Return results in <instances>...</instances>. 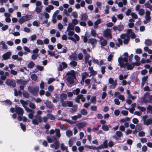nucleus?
I'll return each instance as SVG.
<instances>
[{
    "instance_id": "obj_63",
    "label": "nucleus",
    "mask_w": 152,
    "mask_h": 152,
    "mask_svg": "<svg viewBox=\"0 0 152 152\" xmlns=\"http://www.w3.org/2000/svg\"><path fill=\"white\" fill-rule=\"evenodd\" d=\"M91 102L95 104L96 102V97L95 96H93L91 99Z\"/></svg>"
},
{
    "instance_id": "obj_16",
    "label": "nucleus",
    "mask_w": 152,
    "mask_h": 152,
    "mask_svg": "<svg viewBox=\"0 0 152 152\" xmlns=\"http://www.w3.org/2000/svg\"><path fill=\"white\" fill-rule=\"evenodd\" d=\"M15 111L18 114L21 115H22L24 113L23 109L20 107H16Z\"/></svg>"
},
{
    "instance_id": "obj_31",
    "label": "nucleus",
    "mask_w": 152,
    "mask_h": 152,
    "mask_svg": "<svg viewBox=\"0 0 152 152\" xmlns=\"http://www.w3.org/2000/svg\"><path fill=\"white\" fill-rule=\"evenodd\" d=\"M75 137H74L69 140L68 142V144L69 147H71L72 145L74 142L75 140Z\"/></svg>"
},
{
    "instance_id": "obj_51",
    "label": "nucleus",
    "mask_w": 152,
    "mask_h": 152,
    "mask_svg": "<svg viewBox=\"0 0 152 152\" xmlns=\"http://www.w3.org/2000/svg\"><path fill=\"white\" fill-rule=\"evenodd\" d=\"M102 128L104 131H107L109 130V128L108 126L106 124L103 125Z\"/></svg>"
},
{
    "instance_id": "obj_33",
    "label": "nucleus",
    "mask_w": 152,
    "mask_h": 152,
    "mask_svg": "<svg viewBox=\"0 0 152 152\" xmlns=\"http://www.w3.org/2000/svg\"><path fill=\"white\" fill-rule=\"evenodd\" d=\"M54 9V7L52 5H49L45 8V10L48 12H50V10H53Z\"/></svg>"
},
{
    "instance_id": "obj_8",
    "label": "nucleus",
    "mask_w": 152,
    "mask_h": 152,
    "mask_svg": "<svg viewBox=\"0 0 152 152\" xmlns=\"http://www.w3.org/2000/svg\"><path fill=\"white\" fill-rule=\"evenodd\" d=\"M108 83L111 84L109 87L110 88H114L117 84V80H114L112 78H110L109 79Z\"/></svg>"
},
{
    "instance_id": "obj_12",
    "label": "nucleus",
    "mask_w": 152,
    "mask_h": 152,
    "mask_svg": "<svg viewBox=\"0 0 152 152\" xmlns=\"http://www.w3.org/2000/svg\"><path fill=\"white\" fill-rule=\"evenodd\" d=\"M80 99H81L82 102H84L85 101L86 99L84 97H83V95L80 94L77 96V97L75 99V101L77 102L80 103Z\"/></svg>"
},
{
    "instance_id": "obj_37",
    "label": "nucleus",
    "mask_w": 152,
    "mask_h": 152,
    "mask_svg": "<svg viewBox=\"0 0 152 152\" xmlns=\"http://www.w3.org/2000/svg\"><path fill=\"white\" fill-rule=\"evenodd\" d=\"M34 63L32 61H31L27 65V67L28 68H32L34 67L35 66Z\"/></svg>"
},
{
    "instance_id": "obj_44",
    "label": "nucleus",
    "mask_w": 152,
    "mask_h": 152,
    "mask_svg": "<svg viewBox=\"0 0 152 152\" xmlns=\"http://www.w3.org/2000/svg\"><path fill=\"white\" fill-rule=\"evenodd\" d=\"M130 120V118L128 117H126L125 118L122 119H121L120 120V122H126V121H129Z\"/></svg>"
},
{
    "instance_id": "obj_56",
    "label": "nucleus",
    "mask_w": 152,
    "mask_h": 152,
    "mask_svg": "<svg viewBox=\"0 0 152 152\" xmlns=\"http://www.w3.org/2000/svg\"><path fill=\"white\" fill-rule=\"evenodd\" d=\"M80 92V89L79 88H76L75 90L73 91V93L76 95L78 94Z\"/></svg>"
},
{
    "instance_id": "obj_60",
    "label": "nucleus",
    "mask_w": 152,
    "mask_h": 152,
    "mask_svg": "<svg viewBox=\"0 0 152 152\" xmlns=\"http://www.w3.org/2000/svg\"><path fill=\"white\" fill-rule=\"evenodd\" d=\"M131 15L132 18L134 19H137L138 18L137 15L134 12H132L131 14Z\"/></svg>"
},
{
    "instance_id": "obj_64",
    "label": "nucleus",
    "mask_w": 152,
    "mask_h": 152,
    "mask_svg": "<svg viewBox=\"0 0 152 152\" xmlns=\"http://www.w3.org/2000/svg\"><path fill=\"white\" fill-rule=\"evenodd\" d=\"M54 89V87L52 85H50L48 87V90L50 92H52L53 90Z\"/></svg>"
},
{
    "instance_id": "obj_61",
    "label": "nucleus",
    "mask_w": 152,
    "mask_h": 152,
    "mask_svg": "<svg viewBox=\"0 0 152 152\" xmlns=\"http://www.w3.org/2000/svg\"><path fill=\"white\" fill-rule=\"evenodd\" d=\"M78 23V22L77 20L76 19H74L72 20V24L74 25L75 26V25L77 24Z\"/></svg>"
},
{
    "instance_id": "obj_45",
    "label": "nucleus",
    "mask_w": 152,
    "mask_h": 152,
    "mask_svg": "<svg viewBox=\"0 0 152 152\" xmlns=\"http://www.w3.org/2000/svg\"><path fill=\"white\" fill-rule=\"evenodd\" d=\"M1 45L2 46V48L4 49H7V46L6 45L5 43L3 41H1Z\"/></svg>"
},
{
    "instance_id": "obj_14",
    "label": "nucleus",
    "mask_w": 152,
    "mask_h": 152,
    "mask_svg": "<svg viewBox=\"0 0 152 152\" xmlns=\"http://www.w3.org/2000/svg\"><path fill=\"white\" fill-rule=\"evenodd\" d=\"M44 16V13H40L38 16L39 18V20L41 22V24H42L44 23H47L48 22V20L47 19H45V20H43V18Z\"/></svg>"
},
{
    "instance_id": "obj_53",
    "label": "nucleus",
    "mask_w": 152,
    "mask_h": 152,
    "mask_svg": "<svg viewBox=\"0 0 152 152\" xmlns=\"http://www.w3.org/2000/svg\"><path fill=\"white\" fill-rule=\"evenodd\" d=\"M70 65L71 66L75 67L77 65V63L76 62L72 61L70 63Z\"/></svg>"
},
{
    "instance_id": "obj_18",
    "label": "nucleus",
    "mask_w": 152,
    "mask_h": 152,
    "mask_svg": "<svg viewBox=\"0 0 152 152\" xmlns=\"http://www.w3.org/2000/svg\"><path fill=\"white\" fill-rule=\"evenodd\" d=\"M87 123L86 122H83L77 124L76 125L77 127L79 129H81L82 128L86 126Z\"/></svg>"
},
{
    "instance_id": "obj_36",
    "label": "nucleus",
    "mask_w": 152,
    "mask_h": 152,
    "mask_svg": "<svg viewBox=\"0 0 152 152\" xmlns=\"http://www.w3.org/2000/svg\"><path fill=\"white\" fill-rule=\"evenodd\" d=\"M82 75V79L83 81H84V79L88 77V74L86 72H85L81 74Z\"/></svg>"
},
{
    "instance_id": "obj_32",
    "label": "nucleus",
    "mask_w": 152,
    "mask_h": 152,
    "mask_svg": "<svg viewBox=\"0 0 152 152\" xmlns=\"http://www.w3.org/2000/svg\"><path fill=\"white\" fill-rule=\"evenodd\" d=\"M74 26H74V25L72 24V23H69L67 28V31L74 30Z\"/></svg>"
},
{
    "instance_id": "obj_10",
    "label": "nucleus",
    "mask_w": 152,
    "mask_h": 152,
    "mask_svg": "<svg viewBox=\"0 0 152 152\" xmlns=\"http://www.w3.org/2000/svg\"><path fill=\"white\" fill-rule=\"evenodd\" d=\"M26 111L27 113H29L28 115V118L31 119H33L34 113V111L29 108H27Z\"/></svg>"
},
{
    "instance_id": "obj_21",
    "label": "nucleus",
    "mask_w": 152,
    "mask_h": 152,
    "mask_svg": "<svg viewBox=\"0 0 152 152\" xmlns=\"http://www.w3.org/2000/svg\"><path fill=\"white\" fill-rule=\"evenodd\" d=\"M99 42L101 43V45L102 46H105L107 45V41L102 38H100Z\"/></svg>"
},
{
    "instance_id": "obj_40",
    "label": "nucleus",
    "mask_w": 152,
    "mask_h": 152,
    "mask_svg": "<svg viewBox=\"0 0 152 152\" xmlns=\"http://www.w3.org/2000/svg\"><path fill=\"white\" fill-rule=\"evenodd\" d=\"M81 16L82 17L81 18V20H85L88 18V17L87 15L85 13L82 14Z\"/></svg>"
},
{
    "instance_id": "obj_34",
    "label": "nucleus",
    "mask_w": 152,
    "mask_h": 152,
    "mask_svg": "<svg viewBox=\"0 0 152 152\" xmlns=\"http://www.w3.org/2000/svg\"><path fill=\"white\" fill-rule=\"evenodd\" d=\"M82 117V115L80 114H78L77 115L72 116L71 117L72 119L74 120H76L78 118H80Z\"/></svg>"
},
{
    "instance_id": "obj_17",
    "label": "nucleus",
    "mask_w": 152,
    "mask_h": 152,
    "mask_svg": "<svg viewBox=\"0 0 152 152\" xmlns=\"http://www.w3.org/2000/svg\"><path fill=\"white\" fill-rule=\"evenodd\" d=\"M11 55V52L8 51L3 54L2 56L3 60H6L9 59Z\"/></svg>"
},
{
    "instance_id": "obj_50",
    "label": "nucleus",
    "mask_w": 152,
    "mask_h": 152,
    "mask_svg": "<svg viewBox=\"0 0 152 152\" xmlns=\"http://www.w3.org/2000/svg\"><path fill=\"white\" fill-rule=\"evenodd\" d=\"M145 44L148 46H150L152 44V41L151 39H147L145 41Z\"/></svg>"
},
{
    "instance_id": "obj_58",
    "label": "nucleus",
    "mask_w": 152,
    "mask_h": 152,
    "mask_svg": "<svg viewBox=\"0 0 152 152\" xmlns=\"http://www.w3.org/2000/svg\"><path fill=\"white\" fill-rule=\"evenodd\" d=\"M31 78L34 81H36L37 79V77L35 74H32L31 75Z\"/></svg>"
},
{
    "instance_id": "obj_52",
    "label": "nucleus",
    "mask_w": 152,
    "mask_h": 152,
    "mask_svg": "<svg viewBox=\"0 0 152 152\" xmlns=\"http://www.w3.org/2000/svg\"><path fill=\"white\" fill-rule=\"evenodd\" d=\"M115 134L116 135L119 137H120L123 136L122 132L119 131H116Z\"/></svg>"
},
{
    "instance_id": "obj_27",
    "label": "nucleus",
    "mask_w": 152,
    "mask_h": 152,
    "mask_svg": "<svg viewBox=\"0 0 152 152\" xmlns=\"http://www.w3.org/2000/svg\"><path fill=\"white\" fill-rule=\"evenodd\" d=\"M144 125L148 126L149 125H152V119L150 118L147 119L143 123Z\"/></svg>"
},
{
    "instance_id": "obj_62",
    "label": "nucleus",
    "mask_w": 152,
    "mask_h": 152,
    "mask_svg": "<svg viewBox=\"0 0 152 152\" xmlns=\"http://www.w3.org/2000/svg\"><path fill=\"white\" fill-rule=\"evenodd\" d=\"M37 37V36L35 34H34L31 35L30 37V41H33L35 40Z\"/></svg>"
},
{
    "instance_id": "obj_19",
    "label": "nucleus",
    "mask_w": 152,
    "mask_h": 152,
    "mask_svg": "<svg viewBox=\"0 0 152 152\" xmlns=\"http://www.w3.org/2000/svg\"><path fill=\"white\" fill-rule=\"evenodd\" d=\"M67 97V94L62 93L60 95V102L61 103L63 102L64 101V100H65Z\"/></svg>"
},
{
    "instance_id": "obj_57",
    "label": "nucleus",
    "mask_w": 152,
    "mask_h": 152,
    "mask_svg": "<svg viewBox=\"0 0 152 152\" xmlns=\"http://www.w3.org/2000/svg\"><path fill=\"white\" fill-rule=\"evenodd\" d=\"M61 150L63 151L65 150H67V147L65 146L63 143L61 144Z\"/></svg>"
},
{
    "instance_id": "obj_28",
    "label": "nucleus",
    "mask_w": 152,
    "mask_h": 152,
    "mask_svg": "<svg viewBox=\"0 0 152 152\" xmlns=\"http://www.w3.org/2000/svg\"><path fill=\"white\" fill-rule=\"evenodd\" d=\"M145 100L148 102H151L152 100V96L149 94L145 95Z\"/></svg>"
},
{
    "instance_id": "obj_59",
    "label": "nucleus",
    "mask_w": 152,
    "mask_h": 152,
    "mask_svg": "<svg viewBox=\"0 0 152 152\" xmlns=\"http://www.w3.org/2000/svg\"><path fill=\"white\" fill-rule=\"evenodd\" d=\"M37 43L38 45H43V41L41 39H38L37 41Z\"/></svg>"
},
{
    "instance_id": "obj_1",
    "label": "nucleus",
    "mask_w": 152,
    "mask_h": 152,
    "mask_svg": "<svg viewBox=\"0 0 152 152\" xmlns=\"http://www.w3.org/2000/svg\"><path fill=\"white\" fill-rule=\"evenodd\" d=\"M46 139L49 143H51L53 142L54 143V144H52L50 145L51 148H54L55 149L58 148L59 145V141L55 136H48L47 137Z\"/></svg>"
},
{
    "instance_id": "obj_2",
    "label": "nucleus",
    "mask_w": 152,
    "mask_h": 152,
    "mask_svg": "<svg viewBox=\"0 0 152 152\" xmlns=\"http://www.w3.org/2000/svg\"><path fill=\"white\" fill-rule=\"evenodd\" d=\"M66 75L68 76L66 77L68 82L70 84H73L74 83V80L76 78V73L73 70H71L68 72Z\"/></svg>"
},
{
    "instance_id": "obj_7",
    "label": "nucleus",
    "mask_w": 152,
    "mask_h": 152,
    "mask_svg": "<svg viewBox=\"0 0 152 152\" xmlns=\"http://www.w3.org/2000/svg\"><path fill=\"white\" fill-rule=\"evenodd\" d=\"M39 89L38 86H36L34 88H32L29 86L28 88V91L33 95L35 96H36L38 94Z\"/></svg>"
},
{
    "instance_id": "obj_23",
    "label": "nucleus",
    "mask_w": 152,
    "mask_h": 152,
    "mask_svg": "<svg viewBox=\"0 0 152 152\" xmlns=\"http://www.w3.org/2000/svg\"><path fill=\"white\" fill-rule=\"evenodd\" d=\"M148 78V76H145L143 77L142 78V82L141 83V86L142 87H143L145 85L146 82Z\"/></svg>"
},
{
    "instance_id": "obj_42",
    "label": "nucleus",
    "mask_w": 152,
    "mask_h": 152,
    "mask_svg": "<svg viewBox=\"0 0 152 152\" xmlns=\"http://www.w3.org/2000/svg\"><path fill=\"white\" fill-rule=\"evenodd\" d=\"M80 113L82 115H86L88 114V112L86 109H83L80 111Z\"/></svg>"
},
{
    "instance_id": "obj_4",
    "label": "nucleus",
    "mask_w": 152,
    "mask_h": 152,
    "mask_svg": "<svg viewBox=\"0 0 152 152\" xmlns=\"http://www.w3.org/2000/svg\"><path fill=\"white\" fill-rule=\"evenodd\" d=\"M124 55L125 57L124 58L120 57L118 58L119 65L122 67L125 66L126 63L128 62V53H124Z\"/></svg>"
},
{
    "instance_id": "obj_24",
    "label": "nucleus",
    "mask_w": 152,
    "mask_h": 152,
    "mask_svg": "<svg viewBox=\"0 0 152 152\" xmlns=\"http://www.w3.org/2000/svg\"><path fill=\"white\" fill-rule=\"evenodd\" d=\"M77 59V55L75 53H73L69 57V59L71 61H74Z\"/></svg>"
},
{
    "instance_id": "obj_22",
    "label": "nucleus",
    "mask_w": 152,
    "mask_h": 152,
    "mask_svg": "<svg viewBox=\"0 0 152 152\" xmlns=\"http://www.w3.org/2000/svg\"><path fill=\"white\" fill-rule=\"evenodd\" d=\"M20 102L22 104V106L24 107L25 110H26L27 108H29L28 107L26 106L28 105V102L27 101H25L21 99L20 101Z\"/></svg>"
},
{
    "instance_id": "obj_15",
    "label": "nucleus",
    "mask_w": 152,
    "mask_h": 152,
    "mask_svg": "<svg viewBox=\"0 0 152 152\" xmlns=\"http://www.w3.org/2000/svg\"><path fill=\"white\" fill-rule=\"evenodd\" d=\"M63 107H66L68 106L69 107H72V106L73 104L72 102L66 101H64L61 103Z\"/></svg>"
},
{
    "instance_id": "obj_3",
    "label": "nucleus",
    "mask_w": 152,
    "mask_h": 152,
    "mask_svg": "<svg viewBox=\"0 0 152 152\" xmlns=\"http://www.w3.org/2000/svg\"><path fill=\"white\" fill-rule=\"evenodd\" d=\"M127 33L126 34H123L121 35L120 37L122 39H124V43L125 44L128 43L130 39L129 34H131L132 31L131 29H128L127 30Z\"/></svg>"
},
{
    "instance_id": "obj_39",
    "label": "nucleus",
    "mask_w": 152,
    "mask_h": 152,
    "mask_svg": "<svg viewBox=\"0 0 152 152\" xmlns=\"http://www.w3.org/2000/svg\"><path fill=\"white\" fill-rule=\"evenodd\" d=\"M42 8V6H40L39 7H37L36 8V9L35 10V11L37 12V13H39L41 12Z\"/></svg>"
},
{
    "instance_id": "obj_47",
    "label": "nucleus",
    "mask_w": 152,
    "mask_h": 152,
    "mask_svg": "<svg viewBox=\"0 0 152 152\" xmlns=\"http://www.w3.org/2000/svg\"><path fill=\"white\" fill-rule=\"evenodd\" d=\"M14 94L16 96H18V95H21V92L19 91H18L16 89H15L14 90Z\"/></svg>"
},
{
    "instance_id": "obj_38",
    "label": "nucleus",
    "mask_w": 152,
    "mask_h": 152,
    "mask_svg": "<svg viewBox=\"0 0 152 152\" xmlns=\"http://www.w3.org/2000/svg\"><path fill=\"white\" fill-rule=\"evenodd\" d=\"M123 44L122 41L120 38L118 39V42L115 43L116 45L118 47H120V45H121Z\"/></svg>"
},
{
    "instance_id": "obj_41",
    "label": "nucleus",
    "mask_w": 152,
    "mask_h": 152,
    "mask_svg": "<svg viewBox=\"0 0 152 152\" xmlns=\"http://www.w3.org/2000/svg\"><path fill=\"white\" fill-rule=\"evenodd\" d=\"M137 108L141 112H145L146 110V108L145 107H143L140 106L139 105L137 106Z\"/></svg>"
},
{
    "instance_id": "obj_30",
    "label": "nucleus",
    "mask_w": 152,
    "mask_h": 152,
    "mask_svg": "<svg viewBox=\"0 0 152 152\" xmlns=\"http://www.w3.org/2000/svg\"><path fill=\"white\" fill-rule=\"evenodd\" d=\"M46 104L47 107L51 109L53 107V105L50 101H47Z\"/></svg>"
},
{
    "instance_id": "obj_55",
    "label": "nucleus",
    "mask_w": 152,
    "mask_h": 152,
    "mask_svg": "<svg viewBox=\"0 0 152 152\" xmlns=\"http://www.w3.org/2000/svg\"><path fill=\"white\" fill-rule=\"evenodd\" d=\"M145 7L150 9L152 10V6L148 3H146L145 4Z\"/></svg>"
},
{
    "instance_id": "obj_13",
    "label": "nucleus",
    "mask_w": 152,
    "mask_h": 152,
    "mask_svg": "<svg viewBox=\"0 0 152 152\" xmlns=\"http://www.w3.org/2000/svg\"><path fill=\"white\" fill-rule=\"evenodd\" d=\"M6 83L8 85L12 86L13 87L15 86L16 83L15 81L11 79H8L6 82Z\"/></svg>"
},
{
    "instance_id": "obj_48",
    "label": "nucleus",
    "mask_w": 152,
    "mask_h": 152,
    "mask_svg": "<svg viewBox=\"0 0 152 152\" xmlns=\"http://www.w3.org/2000/svg\"><path fill=\"white\" fill-rule=\"evenodd\" d=\"M138 12V14L141 16L144 15L145 13V11L144 9L142 8L140 9Z\"/></svg>"
},
{
    "instance_id": "obj_20",
    "label": "nucleus",
    "mask_w": 152,
    "mask_h": 152,
    "mask_svg": "<svg viewBox=\"0 0 152 152\" xmlns=\"http://www.w3.org/2000/svg\"><path fill=\"white\" fill-rule=\"evenodd\" d=\"M88 42L92 45L93 47L96 44L97 41L95 39H90L88 40Z\"/></svg>"
},
{
    "instance_id": "obj_46",
    "label": "nucleus",
    "mask_w": 152,
    "mask_h": 152,
    "mask_svg": "<svg viewBox=\"0 0 152 152\" xmlns=\"http://www.w3.org/2000/svg\"><path fill=\"white\" fill-rule=\"evenodd\" d=\"M22 94L23 96L26 98H27L29 96V94L28 92L25 91H23Z\"/></svg>"
},
{
    "instance_id": "obj_6",
    "label": "nucleus",
    "mask_w": 152,
    "mask_h": 152,
    "mask_svg": "<svg viewBox=\"0 0 152 152\" xmlns=\"http://www.w3.org/2000/svg\"><path fill=\"white\" fill-rule=\"evenodd\" d=\"M32 17V16L31 15H26L23 16L19 19L18 22L22 24L26 21L29 20Z\"/></svg>"
},
{
    "instance_id": "obj_43",
    "label": "nucleus",
    "mask_w": 152,
    "mask_h": 152,
    "mask_svg": "<svg viewBox=\"0 0 152 152\" xmlns=\"http://www.w3.org/2000/svg\"><path fill=\"white\" fill-rule=\"evenodd\" d=\"M50 3L51 4H52L54 5H55L56 6H59V2L58 1H54L53 0H51L50 1Z\"/></svg>"
},
{
    "instance_id": "obj_11",
    "label": "nucleus",
    "mask_w": 152,
    "mask_h": 152,
    "mask_svg": "<svg viewBox=\"0 0 152 152\" xmlns=\"http://www.w3.org/2000/svg\"><path fill=\"white\" fill-rule=\"evenodd\" d=\"M124 28V26L123 24H120L118 26H114L113 28V30L116 31L117 30L120 31H122Z\"/></svg>"
},
{
    "instance_id": "obj_35",
    "label": "nucleus",
    "mask_w": 152,
    "mask_h": 152,
    "mask_svg": "<svg viewBox=\"0 0 152 152\" xmlns=\"http://www.w3.org/2000/svg\"><path fill=\"white\" fill-rule=\"evenodd\" d=\"M55 132L56 133V136L58 138L60 137L61 136L60 130L59 129H55Z\"/></svg>"
},
{
    "instance_id": "obj_54",
    "label": "nucleus",
    "mask_w": 152,
    "mask_h": 152,
    "mask_svg": "<svg viewBox=\"0 0 152 152\" xmlns=\"http://www.w3.org/2000/svg\"><path fill=\"white\" fill-rule=\"evenodd\" d=\"M91 34L92 36L94 37H96L97 35L95 30L94 29H92L91 30Z\"/></svg>"
},
{
    "instance_id": "obj_25",
    "label": "nucleus",
    "mask_w": 152,
    "mask_h": 152,
    "mask_svg": "<svg viewBox=\"0 0 152 152\" xmlns=\"http://www.w3.org/2000/svg\"><path fill=\"white\" fill-rule=\"evenodd\" d=\"M101 22V20L100 19H98L94 23V27L95 28H98V25L100 24Z\"/></svg>"
},
{
    "instance_id": "obj_9",
    "label": "nucleus",
    "mask_w": 152,
    "mask_h": 152,
    "mask_svg": "<svg viewBox=\"0 0 152 152\" xmlns=\"http://www.w3.org/2000/svg\"><path fill=\"white\" fill-rule=\"evenodd\" d=\"M103 35L104 37L107 39H111L112 36L110 29L107 28L103 32Z\"/></svg>"
},
{
    "instance_id": "obj_5",
    "label": "nucleus",
    "mask_w": 152,
    "mask_h": 152,
    "mask_svg": "<svg viewBox=\"0 0 152 152\" xmlns=\"http://www.w3.org/2000/svg\"><path fill=\"white\" fill-rule=\"evenodd\" d=\"M32 123L36 125H38L39 123L42 122V118L38 115H36L34 116V118L33 119L32 121Z\"/></svg>"
},
{
    "instance_id": "obj_26",
    "label": "nucleus",
    "mask_w": 152,
    "mask_h": 152,
    "mask_svg": "<svg viewBox=\"0 0 152 152\" xmlns=\"http://www.w3.org/2000/svg\"><path fill=\"white\" fill-rule=\"evenodd\" d=\"M151 12L148 11H147L145 12V18L147 20H150L151 19L150 16Z\"/></svg>"
},
{
    "instance_id": "obj_29",
    "label": "nucleus",
    "mask_w": 152,
    "mask_h": 152,
    "mask_svg": "<svg viewBox=\"0 0 152 152\" xmlns=\"http://www.w3.org/2000/svg\"><path fill=\"white\" fill-rule=\"evenodd\" d=\"M126 66H127V69L128 70H132L133 69L134 65L133 64H127V62L126 63V65L125 66H124V67H125Z\"/></svg>"
},
{
    "instance_id": "obj_49",
    "label": "nucleus",
    "mask_w": 152,
    "mask_h": 152,
    "mask_svg": "<svg viewBox=\"0 0 152 152\" xmlns=\"http://www.w3.org/2000/svg\"><path fill=\"white\" fill-rule=\"evenodd\" d=\"M66 136L69 137L72 135V132L70 130H68L66 132Z\"/></svg>"
}]
</instances>
